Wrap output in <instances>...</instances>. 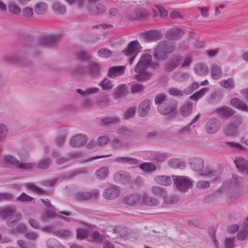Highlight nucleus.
Returning a JSON list of instances; mask_svg holds the SVG:
<instances>
[{
	"label": "nucleus",
	"mask_w": 248,
	"mask_h": 248,
	"mask_svg": "<svg viewBox=\"0 0 248 248\" xmlns=\"http://www.w3.org/2000/svg\"><path fill=\"white\" fill-rule=\"evenodd\" d=\"M152 60V56L149 54L141 55L140 60L136 64L134 70L136 73L135 78L141 81H146L149 79L151 74L147 71Z\"/></svg>",
	"instance_id": "1"
},
{
	"label": "nucleus",
	"mask_w": 248,
	"mask_h": 248,
	"mask_svg": "<svg viewBox=\"0 0 248 248\" xmlns=\"http://www.w3.org/2000/svg\"><path fill=\"white\" fill-rule=\"evenodd\" d=\"M216 112L220 116L224 117H228L234 113V111L230 108L226 106L219 107L216 110Z\"/></svg>",
	"instance_id": "30"
},
{
	"label": "nucleus",
	"mask_w": 248,
	"mask_h": 248,
	"mask_svg": "<svg viewBox=\"0 0 248 248\" xmlns=\"http://www.w3.org/2000/svg\"><path fill=\"white\" fill-rule=\"evenodd\" d=\"M25 59V56L18 51L6 54L3 57L4 61L19 65L23 64Z\"/></svg>",
	"instance_id": "11"
},
{
	"label": "nucleus",
	"mask_w": 248,
	"mask_h": 248,
	"mask_svg": "<svg viewBox=\"0 0 248 248\" xmlns=\"http://www.w3.org/2000/svg\"><path fill=\"white\" fill-rule=\"evenodd\" d=\"M131 92L133 94L138 93H141L144 89L143 85L138 82H133L132 83Z\"/></svg>",
	"instance_id": "49"
},
{
	"label": "nucleus",
	"mask_w": 248,
	"mask_h": 248,
	"mask_svg": "<svg viewBox=\"0 0 248 248\" xmlns=\"http://www.w3.org/2000/svg\"><path fill=\"white\" fill-rule=\"evenodd\" d=\"M4 162L9 165L14 166L17 169L19 161L18 160L12 155H6L4 158Z\"/></svg>",
	"instance_id": "48"
},
{
	"label": "nucleus",
	"mask_w": 248,
	"mask_h": 248,
	"mask_svg": "<svg viewBox=\"0 0 248 248\" xmlns=\"http://www.w3.org/2000/svg\"><path fill=\"white\" fill-rule=\"evenodd\" d=\"M195 71L198 75L203 76L208 74V68L205 64L199 63L195 66Z\"/></svg>",
	"instance_id": "46"
},
{
	"label": "nucleus",
	"mask_w": 248,
	"mask_h": 248,
	"mask_svg": "<svg viewBox=\"0 0 248 248\" xmlns=\"http://www.w3.org/2000/svg\"><path fill=\"white\" fill-rule=\"evenodd\" d=\"M54 234L57 236L62 238H66L71 235V232L68 230L59 229L53 232Z\"/></svg>",
	"instance_id": "56"
},
{
	"label": "nucleus",
	"mask_w": 248,
	"mask_h": 248,
	"mask_svg": "<svg viewBox=\"0 0 248 248\" xmlns=\"http://www.w3.org/2000/svg\"><path fill=\"white\" fill-rule=\"evenodd\" d=\"M193 104L191 102H186L181 107L180 111L181 114L184 116H187L190 115L192 112Z\"/></svg>",
	"instance_id": "35"
},
{
	"label": "nucleus",
	"mask_w": 248,
	"mask_h": 248,
	"mask_svg": "<svg viewBox=\"0 0 248 248\" xmlns=\"http://www.w3.org/2000/svg\"><path fill=\"white\" fill-rule=\"evenodd\" d=\"M56 213L51 211L46 210L42 213L41 215V219L43 221L46 220L48 218L57 217Z\"/></svg>",
	"instance_id": "59"
},
{
	"label": "nucleus",
	"mask_w": 248,
	"mask_h": 248,
	"mask_svg": "<svg viewBox=\"0 0 248 248\" xmlns=\"http://www.w3.org/2000/svg\"><path fill=\"white\" fill-rule=\"evenodd\" d=\"M120 118L116 116L102 117L100 118V124L103 126H108L120 122Z\"/></svg>",
	"instance_id": "25"
},
{
	"label": "nucleus",
	"mask_w": 248,
	"mask_h": 248,
	"mask_svg": "<svg viewBox=\"0 0 248 248\" xmlns=\"http://www.w3.org/2000/svg\"><path fill=\"white\" fill-rule=\"evenodd\" d=\"M243 182L244 180L241 177L236 174H233L231 180L230 186L232 187L238 188L243 186Z\"/></svg>",
	"instance_id": "37"
},
{
	"label": "nucleus",
	"mask_w": 248,
	"mask_h": 248,
	"mask_svg": "<svg viewBox=\"0 0 248 248\" xmlns=\"http://www.w3.org/2000/svg\"><path fill=\"white\" fill-rule=\"evenodd\" d=\"M175 49V46L172 43L168 41H161L155 49L154 57L158 62L166 60L168 55L173 52Z\"/></svg>",
	"instance_id": "4"
},
{
	"label": "nucleus",
	"mask_w": 248,
	"mask_h": 248,
	"mask_svg": "<svg viewBox=\"0 0 248 248\" xmlns=\"http://www.w3.org/2000/svg\"><path fill=\"white\" fill-rule=\"evenodd\" d=\"M62 36L60 34L43 35L38 38L37 43L38 46L43 47H55L62 41Z\"/></svg>",
	"instance_id": "6"
},
{
	"label": "nucleus",
	"mask_w": 248,
	"mask_h": 248,
	"mask_svg": "<svg viewBox=\"0 0 248 248\" xmlns=\"http://www.w3.org/2000/svg\"><path fill=\"white\" fill-rule=\"evenodd\" d=\"M125 66H113L108 68L107 76L110 78L120 76L124 73Z\"/></svg>",
	"instance_id": "22"
},
{
	"label": "nucleus",
	"mask_w": 248,
	"mask_h": 248,
	"mask_svg": "<svg viewBox=\"0 0 248 248\" xmlns=\"http://www.w3.org/2000/svg\"><path fill=\"white\" fill-rule=\"evenodd\" d=\"M77 56L78 60L80 61V64L78 66L82 65V67H85L84 64L87 65L90 61H92V56L85 51H78L77 52Z\"/></svg>",
	"instance_id": "20"
},
{
	"label": "nucleus",
	"mask_w": 248,
	"mask_h": 248,
	"mask_svg": "<svg viewBox=\"0 0 248 248\" xmlns=\"http://www.w3.org/2000/svg\"><path fill=\"white\" fill-rule=\"evenodd\" d=\"M87 10L92 15H98L106 11L105 6L100 3V0H87Z\"/></svg>",
	"instance_id": "10"
},
{
	"label": "nucleus",
	"mask_w": 248,
	"mask_h": 248,
	"mask_svg": "<svg viewBox=\"0 0 248 248\" xmlns=\"http://www.w3.org/2000/svg\"><path fill=\"white\" fill-rule=\"evenodd\" d=\"M200 174L205 177L209 176L213 180H217L219 178L221 171L218 170H213L211 168H206Z\"/></svg>",
	"instance_id": "24"
},
{
	"label": "nucleus",
	"mask_w": 248,
	"mask_h": 248,
	"mask_svg": "<svg viewBox=\"0 0 248 248\" xmlns=\"http://www.w3.org/2000/svg\"><path fill=\"white\" fill-rule=\"evenodd\" d=\"M134 13L136 17L139 19H143L147 16L146 11L142 8H137L135 9Z\"/></svg>",
	"instance_id": "53"
},
{
	"label": "nucleus",
	"mask_w": 248,
	"mask_h": 248,
	"mask_svg": "<svg viewBox=\"0 0 248 248\" xmlns=\"http://www.w3.org/2000/svg\"><path fill=\"white\" fill-rule=\"evenodd\" d=\"M167 157L166 153L156 152L154 155V160L157 162L164 161Z\"/></svg>",
	"instance_id": "62"
},
{
	"label": "nucleus",
	"mask_w": 248,
	"mask_h": 248,
	"mask_svg": "<svg viewBox=\"0 0 248 248\" xmlns=\"http://www.w3.org/2000/svg\"><path fill=\"white\" fill-rule=\"evenodd\" d=\"M140 48V43L138 41L136 40L130 42L127 47L122 51V52L125 56L131 57L129 59L130 64L133 63V60L137 53H139Z\"/></svg>",
	"instance_id": "9"
},
{
	"label": "nucleus",
	"mask_w": 248,
	"mask_h": 248,
	"mask_svg": "<svg viewBox=\"0 0 248 248\" xmlns=\"http://www.w3.org/2000/svg\"><path fill=\"white\" fill-rule=\"evenodd\" d=\"M192 59L190 56L183 57L179 54L173 55L164 64V71L167 72H170L176 69L179 65L182 67H186L190 64Z\"/></svg>",
	"instance_id": "2"
},
{
	"label": "nucleus",
	"mask_w": 248,
	"mask_h": 248,
	"mask_svg": "<svg viewBox=\"0 0 248 248\" xmlns=\"http://www.w3.org/2000/svg\"><path fill=\"white\" fill-rule=\"evenodd\" d=\"M189 125H184L180 127L175 134L176 140L180 141L184 139V137L189 131Z\"/></svg>",
	"instance_id": "31"
},
{
	"label": "nucleus",
	"mask_w": 248,
	"mask_h": 248,
	"mask_svg": "<svg viewBox=\"0 0 248 248\" xmlns=\"http://www.w3.org/2000/svg\"><path fill=\"white\" fill-rule=\"evenodd\" d=\"M168 165L173 169H177L182 166V162L178 158H171L168 162Z\"/></svg>",
	"instance_id": "61"
},
{
	"label": "nucleus",
	"mask_w": 248,
	"mask_h": 248,
	"mask_svg": "<svg viewBox=\"0 0 248 248\" xmlns=\"http://www.w3.org/2000/svg\"><path fill=\"white\" fill-rule=\"evenodd\" d=\"M36 166L35 162H19L17 169L20 171L25 170H31Z\"/></svg>",
	"instance_id": "42"
},
{
	"label": "nucleus",
	"mask_w": 248,
	"mask_h": 248,
	"mask_svg": "<svg viewBox=\"0 0 248 248\" xmlns=\"http://www.w3.org/2000/svg\"><path fill=\"white\" fill-rule=\"evenodd\" d=\"M126 93V87L125 85H121L117 89L115 93V96L117 98H122L124 96Z\"/></svg>",
	"instance_id": "50"
},
{
	"label": "nucleus",
	"mask_w": 248,
	"mask_h": 248,
	"mask_svg": "<svg viewBox=\"0 0 248 248\" xmlns=\"http://www.w3.org/2000/svg\"><path fill=\"white\" fill-rule=\"evenodd\" d=\"M101 67L95 61H90L85 67L82 65L77 66L73 69V72L77 75L82 76L88 75L92 78H95L100 74Z\"/></svg>",
	"instance_id": "5"
},
{
	"label": "nucleus",
	"mask_w": 248,
	"mask_h": 248,
	"mask_svg": "<svg viewBox=\"0 0 248 248\" xmlns=\"http://www.w3.org/2000/svg\"><path fill=\"white\" fill-rule=\"evenodd\" d=\"M191 169L195 171H201L203 168V160L200 157H194L188 160Z\"/></svg>",
	"instance_id": "18"
},
{
	"label": "nucleus",
	"mask_w": 248,
	"mask_h": 248,
	"mask_svg": "<svg viewBox=\"0 0 248 248\" xmlns=\"http://www.w3.org/2000/svg\"><path fill=\"white\" fill-rule=\"evenodd\" d=\"M109 169L108 167H103L95 171V176L99 179L103 180L108 175Z\"/></svg>",
	"instance_id": "41"
},
{
	"label": "nucleus",
	"mask_w": 248,
	"mask_h": 248,
	"mask_svg": "<svg viewBox=\"0 0 248 248\" xmlns=\"http://www.w3.org/2000/svg\"><path fill=\"white\" fill-rule=\"evenodd\" d=\"M117 134L123 137H131L135 136V132L128 127H122L117 129Z\"/></svg>",
	"instance_id": "32"
},
{
	"label": "nucleus",
	"mask_w": 248,
	"mask_h": 248,
	"mask_svg": "<svg viewBox=\"0 0 248 248\" xmlns=\"http://www.w3.org/2000/svg\"><path fill=\"white\" fill-rule=\"evenodd\" d=\"M174 185L180 191H186L192 186V181L187 176L172 175Z\"/></svg>",
	"instance_id": "7"
},
{
	"label": "nucleus",
	"mask_w": 248,
	"mask_h": 248,
	"mask_svg": "<svg viewBox=\"0 0 248 248\" xmlns=\"http://www.w3.org/2000/svg\"><path fill=\"white\" fill-rule=\"evenodd\" d=\"M115 162L129 165H136L138 163V160L131 157H118L115 158Z\"/></svg>",
	"instance_id": "39"
},
{
	"label": "nucleus",
	"mask_w": 248,
	"mask_h": 248,
	"mask_svg": "<svg viewBox=\"0 0 248 248\" xmlns=\"http://www.w3.org/2000/svg\"><path fill=\"white\" fill-rule=\"evenodd\" d=\"M233 162L236 167L243 173L248 166V161L241 157H236Z\"/></svg>",
	"instance_id": "28"
},
{
	"label": "nucleus",
	"mask_w": 248,
	"mask_h": 248,
	"mask_svg": "<svg viewBox=\"0 0 248 248\" xmlns=\"http://www.w3.org/2000/svg\"><path fill=\"white\" fill-rule=\"evenodd\" d=\"M120 193V190L118 187L114 185H111L105 189L103 193V196L108 200H111L118 198Z\"/></svg>",
	"instance_id": "13"
},
{
	"label": "nucleus",
	"mask_w": 248,
	"mask_h": 248,
	"mask_svg": "<svg viewBox=\"0 0 248 248\" xmlns=\"http://www.w3.org/2000/svg\"><path fill=\"white\" fill-rule=\"evenodd\" d=\"M87 136L83 134H79L73 136L70 140V145L73 147L83 146L87 141Z\"/></svg>",
	"instance_id": "15"
},
{
	"label": "nucleus",
	"mask_w": 248,
	"mask_h": 248,
	"mask_svg": "<svg viewBox=\"0 0 248 248\" xmlns=\"http://www.w3.org/2000/svg\"><path fill=\"white\" fill-rule=\"evenodd\" d=\"M220 125V123L218 119L216 118H211L205 124V131L208 134H214L218 131Z\"/></svg>",
	"instance_id": "12"
},
{
	"label": "nucleus",
	"mask_w": 248,
	"mask_h": 248,
	"mask_svg": "<svg viewBox=\"0 0 248 248\" xmlns=\"http://www.w3.org/2000/svg\"><path fill=\"white\" fill-rule=\"evenodd\" d=\"M151 103L149 99H145L140 104L138 108V113L140 117H144L148 114Z\"/></svg>",
	"instance_id": "16"
},
{
	"label": "nucleus",
	"mask_w": 248,
	"mask_h": 248,
	"mask_svg": "<svg viewBox=\"0 0 248 248\" xmlns=\"http://www.w3.org/2000/svg\"><path fill=\"white\" fill-rule=\"evenodd\" d=\"M154 180L157 184L164 186H170L172 183L170 177L167 175L156 176Z\"/></svg>",
	"instance_id": "27"
},
{
	"label": "nucleus",
	"mask_w": 248,
	"mask_h": 248,
	"mask_svg": "<svg viewBox=\"0 0 248 248\" xmlns=\"http://www.w3.org/2000/svg\"><path fill=\"white\" fill-rule=\"evenodd\" d=\"M141 197L138 193L129 194L125 196L124 199V202L130 206H134L137 204L141 201Z\"/></svg>",
	"instance_id": "19"
},
{
	"label": "nucleus",
	"mask_w": 248,
	"mask_h": 248,
	"mask_svg": "<svg viewBox=\"0 0 248 248\" xmlns=\"http://www.w3.org/2000/svg\"><path fill=\"white\" fill-rule=\"evenodd\" d=\"M99 190L97 189H93L91 192L78 191L75 193V198L78 201L88 200L93 197L96 198L98 195Z\"/></svg>",
	"instance_id": "14"
},
{
	"label": "nucleus",
	"mask_w": 248,
	"mask_h": 248,
	"mask_svg": "<svg viewBox=\"0 0 248 248\" xmlns=\"http://www.w3.org/2000/svg\"><path fill=\"white\" fill-rule=\"evenodd\" d=\"M231 103L232 105L236 108L248 112V106L247 105L244 101L241 100L239 98H232L231 101Z\"/></svg>",
	"instance_id": "29"
},
{
	"label": "nucleus",
	"mask_w": 248,
	"mask_h": 248,
	"mask_svg": "<svg viewBox=\"0 0 248 248\" xmlns=\"http://www.w3.org/2000/svg\"><path fill=\"white\" fill-rule=\"evenodd\" d=\"M140 168L146 171H153L156 170V166L151 162H146L141 164Z\"/></svg>",
	"instance_id": "52"
},
{
	"label": "nucleus",
	"mask_w": 248,
	"mask_h": 248,
	"mask_svg": "<svg viewBox=\"0 0 248 248\" xmlns=\"http://www.w3.org/2000/svg\"><path fill=\"white\" fill-rule=\"evenodd\" d=\"M243 122V118L242 116L240 115L237 114L232 116L229 123L236 128H238L242 124Z\"/></svg>",
	"instance_id": "44"
},
{
	"label": "nucleus",
	"mask_w": 248,
	"mask_h": 248,
	"mask_svg": "<svg viewBox=\"0 0 248 248\" xmlns=\"http://www.w3.org/2000/svg\"><path fill=\"white\" fill-rule=\"evenodd\" d=\"M52 8L54 12L59 15H62L66 11L65 6L58 1H55L53 3Z\"/></svg>",
	"instance_id": "45"
},
{
	"label": "nucleus",
	"mask_w": 248,
	"mask_h": 248,
	"mask_svg": "<svg viewBox=\"0 0 248 248\" xmlns=\"http://www.w3.org/2000/svg\"><path fill=\"white\" fill-rule=\"evenodd\" d=\"M9 134V129L7 125L0 124V142H4Z\"/></svg>",
	"instance_id": "43"
},
{
	"label": "nucleus",
	"mask_w": 248,
	"mask_h": 248,
	"mask_svg": "<svg viewBox=\"0 0 248 248\" xmlns=\"http://www.w3.org/2000/svg\"><path fill=\"white\" fill-rule=\"evenodd\" d=\"M142 36L147 41H156L160 39L162 37L161 33L155 30L146 31L142 33Z\"/></svg>",
	"instance_id": "21"
},
{
	"label": "nucleus",
	"mask_w": 248,
	"mask_h": 248,
	"mask_svg": "<svg viewBox=\"0 0 248 248\" xmlns=\"http://www.w3.org/2000/svg\"><path fill=\"white\" fill-rule=\"evenodd\" d=\"M179 199L178 196L175 195H165L163 197L164 202L167 204H175L178 202Z\"/></svg>",
	"instance_id": "47"
},
{
	"label": "nucleus",
	"mask_w": 248,
	"mask_h": 248,
	"mask_svg": "<svg viewBox=\"0 0 248 248\" xmlns=\"http://www.w3.org/2000/svg\"><path fill=\"white\" fill-rule=\"evenodd\" d=\"M21 217L20 214H15V211L9 207L0 209V217L4 219L9 218L7 224L10 227L12 226L14 222L20 220Z\"/></svg>",
	"instance_id": "8"
},
{
	"label": "nucleus",
	"mask_w": 248,
	"mask_h": 248,
	"mask_svg": "<svg viewBox=\"0 0 248 248\" xmlns=\"http://www.w3.org/2000/svg\"><path fill=\"white\" fill-rule=\"evenodd\" d=\"M52 161L49 157L42 158L36 165L37 168L39 170H45L47 169L51 165Z\"/></svg>",
	"instance_id": "36"
},
{
	"label": "nucleus",
	"mask_w": 248,
	"mask_h": 248,
	"mask_svg": "<svg viewBox=\"0 0 248 248\" xmlns=\"http://www.w3.org/2000/svg\"><path fill=\"white\" fill-rule=\"evenodd\" d=\"M223 131L227 136H235L237 134V128L229 123L224 127Z\"/></svg>",
	"instance_id": "38"
},
{
	"label": "nucleus",
	"mask_w": 248,
	"mask_h": 248,
	"mask_svg": "<svg viewBox=\"0 0 248 248\" xmlns=\"http://www.w3.org/2000/svg\"><path fill=\"white\" fill-rule=\"evenodd\" d=\"M211 74L212 78L214 79H218L221 77L222 68L219 65L214 64L211 66Z\"/></svg>",
	"instance_id": "34"
},
{
	"label": "nucleus",
	"mask_w": 248,
	"mask_h": 248,
	"mask_svg": "<svg viewBox=\"0 0 248 248\" xmlns=\"http://www.w3.org/2000/svg\"><path fill=\"white\" fill-rule=\"evenodd\" d=\"M97 53L99 57L108 58L112 55V52L107 48L103 47L99 49Z\"/></svg>",
	"instance_id": "60"
},
{
	"label": "nucleus",
	"mask_w": 248,
	"mask_h": 248,
	"mask_svg": "<svg viewBox=\"0 0 248 248\" xmlns=\"http://www.w3.org/2000/svg\"><path fill=\"white\" fill-rule=\"evenodd\" d=\"M184 34L183 31L178 28H172L168 30L166 34L169 40H176L181 38Z\"/></svg>",
	"instance_id": "23"
},
{
	"label": "nucleus",
	"mask_w": 248,
	"mask_h": 248,
	"mask_svg": "<svg viewBox=\"0 0 248 248\" xmlns=\"http://www.w3.org/2000/svg\"><path fill=\"white\" fill-rule=\"evenodd\" d=\"M209 91L208 88H204L196 93L191 95L189 98L192 100L197 101L201 98L206 93Z\"/></svg>",
	"instance_id": "51"
},
{
	"label": "nucleus",
	"mask_w": 248,
	"mask_h": 248,
	"mask_svg": "<svg viewBox=\"0 0 248 248\" xmlns=\"http://www.w3.org/2000/svg\"><path fill=\"white\" fill-rule=\"evenodd\" d=\"M113 179L116 183L125 184L129 182L130 176L127 172L121 170L115 173Z\"/></svg>",
	"instance_id": "17"
},
{
	"label": "nucleus",
	"mask_w": 248,
	"mask_h": 248,
	"mask_svg": "<svg viewBox=\"0 0 248 248\" xmlns=\"http://www.w3.org/2000/svg\"><path fill=\"white\" fill-rule=\"evenodd\" d=\"M136 107H130L126 109L123 114V118L125 119H129L134 117L135 114Z\"/></svg>",
	"instance_id": "55"
},
{
	"label": "nucleus",
	"mask_w": 248,
	"mask_h": 248,
	"mask_svg": "<svg viewBox=\"0 0 248 248\" xmlns=\"http://www.w3.org/2000/svg\"><path fill=\"white\" fill-rule=\"evenodd\" d=\"M199 87V84L197 82H193L184 90V93L186 94L191 93L193 91Z\"/></svg>",
	"instance_id": "63"
},
{
	"label": "nucleus",
	"mask_w": 248,
	"mask_h": 248,
	"mask_svg": "<svg viewBox=\"0 0 248 248\" xmlns=\"http://www.w3.org/2000/svg\"><path fill=\"white\" fill-rule=\"evenodd\" d=\"M34 9L36 14L43 15L47 11V5L45 2H40L35 5Z\"/></svg>",
	"instance_id": "40"
},
{
	"label": "nucleus",
	"mask_w": 248,
	"mask_h": 248,
	"mask_svg": "<svg viewBox=\"0 0 248 248\" xmlns=\"http://www.w3.org/2000/svg\"><path fill=\"white\" fill-rule=\"evenodd\" d=\"M152 191L154 194L158 196L164 197L167 194L166 191L164 188L158 186H153Z\"/></svg>",
	"instance_id": "57"
},
{
	"label": "nucleus",
	"mask_w": 248,
	"mask_h": 248,
	"mask_svg": "<svg viewBox=\"0 0 248 248\" xmlns=\"http://www.w3.org/2000/svg\"><path fill=\"white\" fill-rule=\"evenodd\" d=\"M220 85L223 88L228 90H232L234 88L235 82L233 78L224 79L220 81Z\"/></svg>",
	"instance_id": "33"
},
{
	"label": "nucleus",
	"mask_w": 248,
	"mask_h": 248,
	"mask_svg": "<svg viewBox=\"0 0 248 248\" xmlns=\"http://www.w3.org/2000/svg\"><path fill=\"white\" fill-rule=\"evenodd\" d=\"M155 102L158 105V112L164 115H167L173 112L177 107L175 100L168 99L163 93H159L157 95L155 98Z\"/></svg>",
	"instance_id": "3"
},
{
	"label": "nucleus",
	"mask_w": 248,
	"mask_h": 248,
	"mask_svg": "<svg viewBox=\"0 0 248 248\" xmlns=\"http://www.w3.org/2000/svg\"><path fill=\"white\" fill-rule=\"evenodd\" d=\"M141 203L147 206H153L157 205L159 204V201L155 198L144 193L141 196Z\"/></svg>",
	"instance_id": "26"
},
{
	"label": "nucleus",
	"mask_w": 248,
	"mask_h": 248,
	"mask_svg": "<svg viewBox=\"0 0 248 248\" xmlns=\"http://www.w3.org/2000/svg\"><path fill=\"white\" fill-rule=\"evenodd\" d=\"M111 145L115 149L122 148L124 147L122 141L118 138H115L112 140Z\"/></svg>",
	"instance_id": "64"
},
{
	"label": "nucleus",
	"mask_w": 248,
	"mask_h": 248,
	"mask_svg": "<svg viewBox=\"0 0 248 248\" xmlns=\"http://www.w3.org/2000/svg\"><path fill=\"white\" fill-rule=\"evenodd\" d=\"M47 245L48 248H66L54 238L49 239L47 242Z\"/></svg>",
	"instance_id": "54"
},
{
	"label": "nucleus",
	"mask_w": 248,
	"mask_h": 248,
	"mask_svg": "<svg viewBox=\"0 0 248 248\" xmlns=\"http://www.w3.org/2000/svg\"><path fill=\"white\" fill-rule=\"evenodd\" d=\"M100 86L103 90H108L113 87V85L109 79L105 78L100 83Z\"/></svg>",
	"instance_id": "58"
}]
</instances>
